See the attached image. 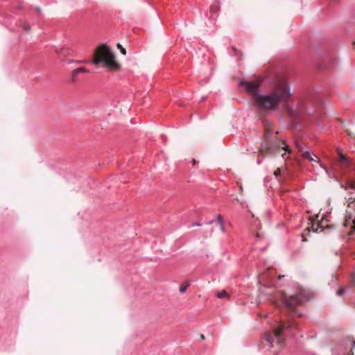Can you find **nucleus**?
<instances>
[{"instance_id":"nucleus-17","label":"nucleus","mask_w":355,"mask_h":355,"mask_svg":"<svg viewBox=\"0 0 355 355\" xmlns=\"http://www.w3.org/2000/svg\"><path fill=\"white\" fill-rule=\"evenodd\" d=\"M345 291V288H340V289L338 291L337 294H338L339 296H342V295L344 294Z\"/></svg>"},{"instance_id":"nucleus-18","label":"nucleus","mask_w":355,"mask_h":355,"mask_svg":"<svg viewBox=\"0 0 355 355\" xmlns=\"http://www.w3.org/2000/svg\"><path fill=\"white\" fill-rule=\"evenodd\" d=\"M200 225H201V224H200V223H196L192 224V226H193V227H195V226H200Z\"/></svg>"},{"instance_id":"nucleus-12","label":"nucleus","mask_w":355,"mask_h":355,"mask_svg":"<svg viewBox=\"0 0 355 355\" xmlns=\"http://www.w3.org/2000/svg\"><path fill=\"white\" fill-rule=\"evenodd\" d=\"M189 285L190 284L189 282H186V283L182 284L180 287V292L184 293L187 291V288L189 286Z\"/></svg>"},{"instance_id":"nucleus-8","label":"nucleus","mask_w":355,"mask_h":355,"mask_svg":"<svg viewBox=\"0 0 355 355\" xmlns=\"http://www.w3.org/2000/svg\"><path fill=\"white\" fill-rule=\"evenodd\" d=\"M304 159H308L310 162H314L315 163H319L320 159L319 158L310 153L309 151L303 152V155H302Z\"/></svg>"},{"instance_id":"nucleus-21","label":"nucleus","mask_w":355,"mask_h":355,"mask_svg":"<svg viewBox=\"0 0 355 355\" xmlns=\"http://www.w3.org/2000/svg\"><path fill=\"white\" fill-rule=\"evenodd\" d=\"M200 338H201V339H202V340H205V336H204L203 334H201V335H200Z\"/></svg>"},{"instance_id":"nucleus-7","label":"nucleus","mask_w":355,"mask_h":355,"mask_svg":"<svg viewBox=\"0 0 355 355\" xmlns=\"http://www.w3.org/2000/svg\"><path fill=\"white\" fill-rule=\"evenodd\" d=\"M89 71L85 67H79L72 71L71 72V82L76 83L78 80L77 75L80 73H88Z\"/></svg>"},{"instance_id":"nucleus-9","label":"nucleus","mask_w":355,"mask_h":355,"mask_svg":"<svg viewBox=\"0 0 355 355\" xmlns=\"http://www.w3.org/2000/svg\"><path fill=\"white\" fill-rule=\"evenodd\" d=\"M295 146L298 149V151L300 152L301 155H303V152H306V150H305L304 149L303 145H302V142L300 141H295Z\"/></svg>"},{"instance_id":"nucleus-14","label":"nucleus","mask_w":355,"mask_h":355,"mask_svg":"<svg viewBox=\"0 0 355 355\" xmlns=\"http://www.w3.org/2000/svg\"><path fill=\"white\" fill-rule=\"evenodd\" d=\"M117 48L120 49V51L123 55H126L125 49L120 44H117Z\"/></svg>"},{"instance_id":"nucleus-20","label":"nucleus","mask_w":355,"mask_h":355,"mask_svg":"<svg viewBox=\"0 0 355 355\" xmlns=\"http://www.w3.org/2000/svg\"><path fill=\"white\" fill-rule=\"evenodd\" d=\"M196 164V159H193L192 160V164L195 165Z\"/></svg>"},{"instance_id":"nucleus-3","label":"nucleus","mask_w":355,"mask_h":355,"mask_svg":"<svg viewBox=\"0 0 355 355\" xmlns=\"http://www.w3.org/2000/svg\"><path fill=\"white\" fill-rule=\"evenodd\" d=\"M93 63H103L108 70L112 71H117L121 69V64L116 60L114 54L105 44L99 46L95 51Z\"/></svg>"},{"instance_id":"nucleus-19","label":"nucleus","mask_w":355,"mask_h":355,"mask_svg":"<svg viewBox=\"0 0 355 355\" xmlns=\"http://www.w3.org/2000/svg\"><path fill=\"white\" fill-rule=\"evenodd\" d=\"M35 10H36L37 12H41V8H39V7H37V8H35Z\"/></svg>"},{"instance_id":"nucleus-24","label":"nucleus","mask_w":355,"mask_h":355,"mask_svg":"<svg viewBox=\"0 0 355 355\" xmlns=\"http://www.w3.org/2000/svg\"><path fill=\"white\" fill-rule=\"evenodd\" d=\"M354 49H355V42H354Z\"/></svg>"},{"instance_id":"nucleus-22","label":"nucleus","mask_w":355,"mask_h":355,"mask_svg":"<svg viewBox=\"0 0 355 355\" xmlns=\"http://www.w3.org/2000/svg\"><path fill=\"white\" fill-rule=\"evenodd\" d=\"M257 237H259V236H260L259 233H257Z\"/></svg>"},{"instance_id":"nucleus-13","label":"nucleus","mask_w":355,"mask_h":355,"mask_svg":"<svg viewBox=\"0 0 355 355\" xmlns=\"http://www.w3.org/2000/svg\"><path fill=\"white\" fill-rule=\"evenodd\" d=\"M217 223L220 226V228H221L222 231L223 232L224 231V226L223 225L222 217H221L220 215H218V217H217Z\"/></svg>"},{"instance_id":"nucleus-1","label":"nucleus","mask_w":355,"mask_h":355,"mask_svg":"<svg viewBox=\"0 0 355 355\" xmlns=\"http://www.w3.org/2000/svg\"><path fill=\"white\" fill-rule=\"evenodd\" d=\"M291 96L284 80H278L273 90L264 95H255L254 105L260 119L277 110L281 103L286 101Z\"/></svg>"},{"instance_id":"nucleus-4","label":"nucleus","mask_w":355,"mask_h":355,"mask_svg":"<svg viewBox=\"0 0 355 355\" xmlns=\"http://www.w3.org/2000/svg\"><path fill=\"white\" fill-rule=\"evenodd\" d=\"M279 298L284 303L288 309L290 314H296L299 317L301 314H298L295 311L297 306L302 305L303 303L311 298V294L304 289H300L297 293L287 297L284 292L279 293Z\"/></svg>"},{"instance_id":"nucleus-15","label":"nucleus","mask_w":355,"mask_h":355,"mask_svg":"<svg viewBox=\"0 0 355 355\" xmlns=\"http://www.w3.org/2000/svg\"><path fill=\"white\" fill-rule=\"evenodd\" d=\"M23 28L26 31H31V26L28 24H24Z\"/></svg>"},{"instance_id":"nucleus-10","label":"nucleus","mask_w":355,"mask_h":355,"mask_svg":"<svg viewBox=\"0 0 355 355\" xmlns=\"http://www.w3.org/2000/svg\"><path fill=\"white\" fill-rule=\"evenodd\" d=\"M320 227L319 224H314L313 223L311 227H308L306 230L310 232L311 230L313 232H318V229Z\"/></svg>"},{"instance_id":"nucleus-2","label":"nucleus","mask_w":355,"mask_h":355,"mask_svg":"<svg viewBox=\"0 0 355 355\" xmlns=\"http://www.w3.org/2000/svg\"><path fill=\"white\" fill-rule=\"evenodd\" d=\"M264 128L263 141L261 144L260 153L262 155H271L277 150L282 148L288 153L291 149L285 144V142L279 139L278 132H273L272 124L267 120L263 119Z\"/></svg>"},{"instance_id":"nucleus-25","label":"nucleus","mask_w":355,"mask_h":355,"mask_svg":"<svg viewBox=\"0 0 355 355\" xmlns=\"http://www.w3.org/2000/svg\"><path fill=\"white\" fill-rule=\"evenodd\" d=\"M354 283L355 284V278L354 279Z\"/></svg>"},{"instance_id":"nucleus-6","label":"nucleus","mask_w":355,"mask_h":355,"mask_svg":"<svg viewBox=\"0 0 355 355\" xmlns=\"http://www.w3.org/2000/svg\"><path fill=\"white\" fill-rule=\"evenodd\" d=\"M261 83V80L257 78L253 81H243L241 84L243 85L245 89L253 96V101H254V96L259 95L257 92Z\"/></svg>"},{"instance_id":"nucleus-5","label":"nucleus","mask_w":355,"mask_h":355,"mask_svg":"<svg viewBox=\"0 0 355 355\" xmlns=\"http://www.w3.org/2000/svg\"><path fill=\"white\" fill-rule=\"evenodd\" d=\"M294 324L290 322L285 323L283 321H280L277 329H275L272 331H269L265 334V340L268 343L269 347H275V353H277L280 350L281 346L284 343V340L282 337V332L284 329H289Z\"/></svg>"},{"instance_id":"nucleus-16","label":"nucleus","mask_w":355,"mask_h":355,"mask_svg":"<svg viewBox=\"0 0 355 355\" xmlns=\"http://www.w3.org/2000/svg\"><path fill=\"white\" fill-rule=\"evenodd\" d=\"M280 173H281V169L280 168H277L275 171H274V175L275 177H278L279 175H280Z\"/></svg>"},{"instance_id":"nucleus-11","label":"nucleus","mask_w":355,"mask_h":355,"mask_svg":"<svg viewBox=\"0 0 355 355\" xmlns=\"http://www.w3.org/2000/svg\"><path fill=\"white\" fill-rule=\"evenodd\" d=\"M216 295L219 298L229 297V294L225 290L218 292Z\"/></svg>"},{"instance_id":"nucleus-23","label":"nucleus","mask_w":355,"mask_h":355,"mask_svg":"<svg viewBox=\"0 0 355 355\" xmlns=\"http://www.w3.org/2000/svg\"><path fill=\"white\" fill-rule=\"evenodd\" d=\"M232 49L236 52V49L234 47H232Z\"/></svg>"}]
</instances>
